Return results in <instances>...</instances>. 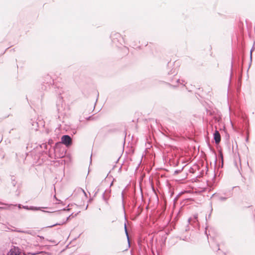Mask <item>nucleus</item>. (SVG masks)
Here are the masks:
<instances>
[{
  "instance_id": "nucleus-1",
  "label": "nucleus",
  "mask_w": 255,
  "mask_h": 255,
  "mask_svg": "<svg viewBox=\"0 0 255 255\" xmlns=\"http://www.w3.org/2000/svg\"><path fill=\"white\" fill-rule=\"evenodd\" d=\"M177 74V71L176 69H171L168 73V77H167V80L171 83V85L173 86L174 87H176L179 84L183 85L185 86L184 80H180L179 78L176 77V75Z\"/></svg>"
},
{
  "instance_id": "nucleus-2",
  "label": "nucleus",
  "mask_w": 255,
  "mask_h": 255,
  "mask_svg": "<svg viewBox=\"0 0 255 255\" xmlns=\"http://www.w3.org/2000/svg\"><path fill=\"white\" fill-rule=\"evenodd\" d=\"M111 38L113 43H115L117 46L122 45L123 42L125 43V39L122 35L118 32H112L111 34Z\"/></svg>"
},
{
  "instance_id": "nucleus-3",
  "label": "nucleus",
  "mask_w": 255,
  "mask_h": 255,
  "mask_svg": "<svg viewBox=\"0 0 255 255\" xmlns=\"http://www.w3.org/2000/svg\"><path fill=\"white\" fill-rule=\"evenodd\" d=\"M222 194H220V192H215L212 195L211 198L213 200H219L221 201H224L226 200L228 198H230L232 196L231 192H221Z\"/></svg>"
},
{
  "instance_id": "nucleus-4",
  "label": "nucleus",
  "mask_w": 255,
  "mask_h": 255,
  "mask_svg": "<svg viewBox=\"0 0 255 255\" xmlns=\"http://www.w3.org/2000/svg\"><path fill=\"white\" fill-rule=\"evenodd\" d=\"M61 142L66 145V147H69L72 144V139L70 135L65 134L62 136Z\"/></svg>"
},
{
  "instance_id": "nucleus-5",
  "label": "nucleus",
  "mask_w": 255,
  "mask_h": 255,
  "mask_svg": "<svg viewBox=\"0 0 255 255\" xmlns=\"http://www.w3.org/2000/svg\"><path fill=\"white\" fill-rule=\"evenodd\" d=\"M62 192H55L54 197L57 201V202H56V204H63L64 201L66 200V199L68 198L67 197H60V194Z\"/></svg>"
},
{
  "instance_id": "nucleus-6",
  "label": "nucleus",
  "mask_w": 255,
  "mask_h": 255,
  "mask_svg": "<svg viewBox=\"0 0 255 255\" xmlns=\"http://www.w3.org/2000/svg\"><path fill=\"white\" fill-rule=\"evenodd\" d=\"M19 249L13 246L7 254V255H20Z\"/></svg>"
},
{
  "instance_id": "nucleus-7",
  "label": "nucleus",
  "mask_w": 255,
  "mask_h": 255,
  "mask_svg": "<svg viewBox=\"0 0 255 255\" xmlns=\"http://www.w3.org/2000/svg\"><path fill=\"white\" fill-rule=\"evenodd\" d=\"M76 216V214L75 215V216ZM74 216H73V213H72L70 215H69L68 217H67L66 219V220L63 221V222H59V223H57L56 224H54L53 225H50V226H48L47 227V228H52V227H53L54 226H56L57 225H62L64 224H65L69 220V219L71 218V217H74Z\"/></svg>"
},
{
  "instance_id": "nucleus-8",
  "label": "nucleus",
  "mask_w": 255,
  "mask_h": 255,
  "mask_svg": "<svg viewBox=\"0 0 255 255\" xmlns=\"http://www.w3.org/2000/svg\"><path fill=\"white\" fill-rule=\"evenodd\" d=\"M16 205L7 204L0 202V210H8L10 209L12 207L16 206Z\"/></svg>"
},
{
  "instance_id": "nucleus-9",
  "label": "nucleus",
  "mask_w": 255,
  "mask_h": 255,
  "mask_svg": "<svg viewBox=\"0 0 255 255\" xmlns=\"http://www.w3.org/2000/svg\"><path fill=\"white\" fill-rule=\"evenodd\" d=\"M12 231H14L15 232H17V233H24V234L30 235L32 236H34L35 235V232L33 231H31V230H21L20 229H15V230H12Z\"/></svg>"
},
{
  "instance_id": "nucleus-10",
  "label": "nucleus",
  "mask_w": 255,
  "mask_h": 255,
  "mask_svg": "<svg viewBox=\"0 0 255 255\" xmlns=\"http://www.w3.org/2000/svg\"><path fill=\"white\" fill-rule=\"evenodd\" d=\"M214 139L216 144L219 143L221 141V135L220 132L216 130L213 133Z\"/></svg>"
},
{
  "instance_id": "nucleus-11",
  "label": "nucleus",
  "mask_w": 255,
  "mask_h": 255,
  "mask_svg": "<svg viewBox=\"0 0 255 255\" xmlns=\"http://www.w3.org/2000/svg\"><path fill=\"white\" fill-rule=\"evenodd\" d=\"M106 182H107V181L106 180L104 181H103L101 183V186L97 189V191H99L100 190H103L105 192L111 191V190L109 191L108 189L107 188H105L103 187L104 186H105L106 184H107ZM107 185L108 186V184H107Z\"/></svg>"
},
{
  "instance_id": "nucleus-12",
  "label": "nucleus",
  "mask_w": 255,
  "mask_h": 255,
  "mask_svg": "<svg viewBox=\"0 0 255 255\" xmlns=\"http://www.w3.org/2000/svg\"><path fill=\"white\" fill-rule=\"evenodd\" d=\"M198 221V214H196L193 215V218H189L188 219V222L189 224H192V223H195Z\"/></svg>"
},
{
  "instance_id": "nucleus-13",
  "label": "nucleus",
  "mask_w": 255,
  "mask_h": 255,
  "mask_svg": "<svg viewBox=\"0 0 255 255\" xmlns=\"http://www.w3.org/2000/svg\"><path fill=\"white\" fill-rule=\"evenodd\" d=\"M124 229H125V233H126V236L127 238V240L128 241V246H129V245H130L129 237V235H128V231L127 225L126 223L125 224Z\"/></svg>"
},
{
  "instance_id": "nucleus-14",
  "label": "nucleus",
  "mask_w": 255,
  "mask_h": 255,
  "mask_svg": "<svg viewBox=\"0 0 255 255\" xmlns=\"http://www.w3.org/2000/svg\"><path fill=\"white\" fill-rule=\"evenodd\" d=\"M46 78L48 81L46 83L48 85V86H49L50 84H51L52 82L54 83L53 80H52L49 76L47 75Z\"/></svg>"
},
{
  "instance_id": "nucleus-15",
  "label": "nucleus",
  "mask_w": 255,
  "mask_h": 255,
  "mask_svg": "<svg viewBox=\"0 0 255 255\" xmlns=\"http://www.w3.org/2000/svg\"><path fill=\"white\" fill-rule=\"evenodd\" d=\"M41 208H45V207H34V206L29 207V210H34V211L41 210Z\"/></svg>"
},
{
  "instance_id": "nucleus-16",
  "label": "nucleus",
  "mask_w": 255,
  "mask_h": 255,
  "mask_svg": "<svg viewBox=\"0 0 255 255\" xmlns=\"http://www.w3.org/2000/svg\"><path fill=\"white\" fill-rule=\"evenodd\" d=\"M219 157L221 159V161H222V167H223V153H222V152L221 151L219 152Z\"/></svg>"
},
{
  "instance_id": "nucleus-17",
  "label": "nucleus",
  "mask_w": 255,
  "mask_h": 255,
  "mask_svg": "<svg viewBox=\"0 0 255 255\" xmlns=\"http://www.w3.org/2000/svg\"><path fill=\"white\" fill-rule=\"evenodd\" d=\"M37 237L39 239L37 240V242H42V240H43L44 239V238L43 236L38 235Z\"/></svg>"
},
{
  "instance_id": "nucleus-18",
  "label": "nucleus",
  "mask_w": 255,
  "mask_h": 255,
  "mask_svg": "<svg viewBox=\"0 0 255 255\" xmlns=\"http://www.w3.org/2000/svg\"><path fill=\"white\" fill-rule=\"evenodd\" d=\"M183 168H184V167H183L181 169L176 170L174 171V174H177L179 173L181 171H182Z\"/></svg>"
},
{
  "instance_id": "nucleus-19",
  "label": "nucleus",
  "mask_w": 255,
  "mask_h": 255,
  "mask_svg": "<svg viewBox=\"0 0 255 255\" xmlns=\"http://www.w3.org/2000/svg\"><path fill=\"white\" fill-rule=\"evenodd\" d=\"M12 178H13V177H11V183H12V185L14 186L15 185L16 182L15 181V179H13Z\"/></svg>"
},
{
  "instance_id": "nucleus-20",
  "label": "nucleus",
  "mask_w": 255,
  "mask_h": 255,
  "mask_svg": "<svg viewBox=\"0 0 255 255\" xmlns=\"http://www.w3.org/2000/svg\"><path fill=\"white\" fill-rule=\"evenodd\" d=\"M84 196L86 197V198H88V194L91 196V194H90V192H83Z\"/></svg>"
},
{
  "instance_id": "nucleus-21",
  "label": "nucleus",
  "mask_w": 255,
  "mask_h": 255,
  "mask_svg": "<svg viewBox=\"0 0 255 255\" xmlns=\"http://www.w3.org/2000/svg\"><path fill=\"white\" fill-rule=\"evenodd\" d=\"M106 192H104L103 195H102V196H103V198L104 199V200H105L106 202H107V199L105 198V194H106Z\"/></svg>"
},
{
  "instance_id": "nucleus-22",
  "label": "nucleus",
  "mask_w": 255,
  "mask_h": 255,
  "mask_svg": "<svg viewBox=\"0 0 255 255\" xmlns=\"http://www.w3.org/2000/svg\"><path fill=\"white\" fill-rule=\"evenodd\" d=\"M22 208L26 210H29V207L27 206H23Z\"/></svg>"
},
{
  "instance_id": "nucleus-23",
  "label": "nucleus",
  "mask_w": 255,
  "mask_h": 255,
  "mask_svg": "<svg viewBox=\"0 0 255 255\" xmlns=\"http://www.w3.org/2000/svg\"><path fill=\"white\" fill-rule=\"evenodd\" d=\"M41 147H44V148L47 149V145L46 144H42V145H41Z\"/></svg>"
},
{
  "instance_id": "nucleus-24",
  "label": "nucleus",
  "mask_w": 255,
  "mask_h": 255,
  "mask_svg": "<svg viewBox=\"0 0 255 255\" xmlns=\"http://www.w3.org/2000/svg\"><path fill=\"white\" fill-rule=\"evenodd\" d=\"M77 191H82V192H84V191H85V190L81 188H79Z\"/></svg>"
},
{
  "instance_id": "nucleus-25",
  "label": "nucleus",
  "mask_w": 255,
  "mask_h": 255,
  "mask_svg": "<svg viewBox=\"0 0 255 255\" xmlns=\"http://www.w3.org/2000/svg\"><path fill=\"white\" fill-rule=\"evenodd\" d=\"M41 253V252H39V253H31V254L32 255H37V254H40Z\"/></svg>"
},
{
  "instance_id": "nucleus-26",
  "label": "nucleus",
  "mask_w": 255,
  "mask_h": 255,
  "mask_svg": "<svg viewBox=\"0 0 255 255\" xmlns=\"http://www.w3.org/2000/svg\"><path fill=\"white\" fill-rule=\"evenodd\" d=\"M231 75L232 74V73H233V63L232 62V64H231Z\"/></svg>"
},
{
  "instance_id": "nucleus-27",
  "label": "nucleus",
  "mask_w": 255,
  "mask_h": 255,
  "mask_svg": "<svg viewBox=\"0 0 255 255\" xmlns=\"http://www.w3.org/2000/svg\"><path fill=\"white\" fill-rule=\"evenodd\" d=\"M214 250H217V251H218L220 250L219 248V245H217V249H214Z\"/></svg>"
},
{
  "instance_id": "nucleus-28",
  "label": "nucleus",
  "mask_w": 255,
  "mask_h": 255,
  "mask_svg": "<svg viewBox=\"0 0 255 255\" xmlns=\"http://www.w3.org/2000/svg\"><path fill=\"white\" fill-rule=\"evenodd\" d=\"M124 192H122V198H123V199L124 198Z\"/></svg>"
},
{
  "instance_id": "nucleus-29",
  "label": "nucleus",
  "mask_w": 255,
  "mask_h": 255,
  "mask_svg": "<svg viewBox=\"0 0 255 255\" xmlns=\"http://www.w3.org/2000/svg\"><path fill=\"white\" fill-rule=\"evenodd\" d=\"M185 192H179L178 195H182V194L184 193Z\"/></svg>"
},
{
  "instance_id": "nucleus-30",
  "label": "nucleus",
  "mask_w": 255,
  "mask_h": 255,
  "mask_svg": "<svg viewBox=\"0 0 255 255\" xmlns=\"http://www.w3.org/2000/svg\"><path fill=\"white\" fill-rule=\"evenodd\" d=\"M152 191H153V192L155 191V189H154L153 187H152Z\"/></svg>"
},
{
  "instance_id": "nucleus-31",
  "label": "nucleus",
  "mask_w": 255,
  "mask_h": 255,
  "mask_svg": "<svg viewBox=\"0 0 255 255\" xmlns=\"http://www.w3.org/2000/svg\"><path fill=\"white\" fill-rule=\"evenodd\" d=\"M18 207L19 209H20L21 208V205L20 204H18Z\"/></svg>"
},
{
  "instance_id": "nucleus-32",
  "label": "nucleus",
  "mask_w": 255,
  "mask_h": 255,
  "mask_svg": "<svg viewBox=\"0 0 255 255\" xmlns=\"http://www.w3.org/2000/svg\"><path fill=\"white\" fill-rule=\"evenodd\" d=\"M92 162V155H91V157H90V163H91Z\"/></svg>"
},
{
  "instance_id": "nucleus-33",
  "label": "nucleus",
  "mask_w": 255,
  "mask_h": 255,
  "mask_svg": "<svg viewBox=\"0 0 255 255\" xmlns=\"http://www.w3.org/2000/svg\"><path fill=\"white\" fill-rule=\"evenodd\" d=\"M154 193L155 194V195L156 196H157V192H154Z\"/></svg>"
},
{
  "instance_id": "nucleus-34",
  "label": "nucleus",
  "mask_w": 255,
  "mask_h": 255,
  "mask_svg": "<svg viewBox=\"0 0 255 255\" xmlns=\"http://www.w3.org/2000/svg\"><path fill=\"white\" fill-rule=\"evenodd\" d=\"M140 193H141V196H142V197H143V192H141Z\"/></svg>"
},
{
  "instance_id": "nucleus-35",
  "label": "nucleus",
  "mask_w": 255,
  "mask_h": 255,
  "mask_svg": "<svg viewBox=\"0 0 255 255\" xmlns=\"http://www.w3.org/2000/svg\"><path fill=\"white\" fill-rule=\"evenodd\" d=\"M61 210L65 211V210H66V209H65V208H63L62 209H61Z\"/></svg>"
},
{
  "instance_id": "nucleus-36",
  "label": "nucleus",
  "mask_w": 255,
  "mask_h": 255,
  "mask_svg": "<svg viewBox=\"0 0 255 255\" xmlns=\"http://www.w3.org/2000/svg\"><path fill=\"white\" fill-rule=\"evenodd\" d=\"M93 193H94V196H95L97 192H93Z\"/></svg>"
},
{
  "instance_id": "nucleus-37",
  "label": "nucleus",
  "mask_w": 255,
  "mask_h": 255,
  "mask_svg": "<svg viewBox=\"0 0 255 255\" xmlns=\"http://www.w3.org/2000/svg\"><path fill=\"white\" fill-rule=\"evenodd\" d=\"M57 110H58V112H59L60 109L59 108H57Z\"/></svg>"
},
{
  "instance_id": "nucleus-38",
  "label": "nucleus",
  "mask_w": 255,
  "mask_h": 255,
  "mask_svg": "<svg viewBox=\"0 0 255 255\" xmlns=\"http://www.w3.org/2000/svg\"><path fill=\"white\" fill-rule=\"evenodd\" d=\"M205 233L206 234L207 236V237H208V235H207V231H206V230L205 231Z\"/></svg>"
},
{
  "instance_id": "nucleus-39",
  "label": "nucleus",
  "mask_w": 255,
  "mask_h": 255,
  "mask_svg": "<svg viewBox=\"0 0 255 255\" xmlns=\"http://www.w3.org/2000/svg\"><path fill=\"white\" fill-rule=\"evenodd\" d=\"M237 188V187H234L233 189H236Z\"/></svg>"
},
{
  "instance_id": "nucleus-40",
  "label": "nucleus",
  "mask_w": 255,
  "mask_h": 255,
  "mask_svg": "<svg viewBox=\"0 0 255 255\" xmlns=\"http://www.w3.org/2000/svg\"><path fill=\"white\" fill-rule=\"evenodd\" d=\"M90 118H91V117H89L88 118V120H89Z\"/></svg>"
},
{
  "instance_id": "nucleus-41",
  "label": "nucleus",
  "mask_w": 255,
  "mask_h": 255,
  "mask_svg": "<svg viewBox=\"0 0 255 255\" xmlns=\"http://www.w3.org/2000/svg\"><path fill=\"white\" fill-rule=\"evenodd\" d=\"M113 184V182L111 183L110 186Z\"/></svg>"
},
{
  "instance_id": "nucleus-42",
  "label": "nucleus",
  "mask_w": 255,
  "mask_h": 255,
  "mask_svg": "<svg viewBox=\"0 0 255 255\" xmlns=\"http://www.w3.org/2000/svg\"><path fill=\"white\" fill-rule=\"evenodd\" d=\"M173 193H174V192H171V195H172Z\"/></svg>"
},
{
  "instance_id": "nucleus-43",
  "label": "nucleus",
  "mask_w": 255,
  "mask_h": 255,
  "mask_svg": "<svg viewBox=\"0 0 255 255\" xmlns=\"http://www.w3.org/2000/svg\"><path fill=\"white\" fill-rule=\"evenodd\" d=\"M88 205L86 206V209H87V208H88Z\"/></svg>"
},
{
  "instance_id": "nucleus-44",
  "label": "nucleus",
  "mask_w": 255,
  "mask_h": 255,
  "mask_svg": "<svg viewBox=\"0 0 255 255\" xmlns=\"http://www.w3.org/2000/svg\"><path fill=\"white\" fill-rule=\"evenodd\" d=\"M42 211L44 212H48L47 211H43V210H42Z\"/></svg>"
},
{
  "instance_id": "nucleus-45",
  "label": "nucleus",
  "mask_w": 255,
  "mask_h": 255,
  "mask_svg": "<svg viewBox=\"0 0 255 255\" xmlns=\"http://www.w3.org/2000/svg\"><path fill=\"white\" fill-rule=\"evenodd\" d=\"M92 200V199L90 198V199H89V201H91V200Z\"/></svg>"
},
{
  "instance_id": "nucleus-46",
  "label": "nucleus",
  "mask_w": 255,
  "mask_h": 255,
  "mask_svg": "<svg viewBox=\"0 0 255 255\" xmlns=\"http://www.w3.org/2000/svg\"><path fill=\"white\" fill-rule=\"evenodd\" d=\"M210 216H211V214H210V215H209L208 218H210Z\"/></svg>"
},
{
  "instance_id": "nucleus-47",
  "label": "nucleus",
  "mask_w": 255,
  "mask_h": 255,
  "mask_svg": "<svg viewBox=\"0 0 255 255\" xmlns=\"http://www.w3.org/2000/svg\"><path fill=\"white\" fill-rule=\"evenodd\" d=\"M183 191L185 192V191H187L186 190H183Z\"/></svg>"
}]
</instances>
